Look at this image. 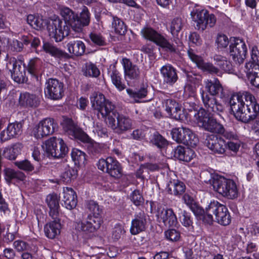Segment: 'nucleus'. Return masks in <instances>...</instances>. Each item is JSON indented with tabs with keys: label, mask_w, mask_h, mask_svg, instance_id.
<instances>
[{
	"label": "nucleus",
	"mask_w": 259,
	"mask_h": 259,
	"mask_svg": "<svg viewBox=\"0 0 259 259\" xmlns=\"http://www.w3.org/2000/svg\"><path fill=\"white\" fill-rule=\"evenodd\" d=\"M213 188L214 191L228 199H234L238 197V190L233 180L220 176L213 181Z\"/></svg>",
	"instance_id": "obj_6"
},
{
	"label": "nucleus",
	"mask_w": 259,
	"mask_h": 259,
	"mask_svg": "<svg viewBox=\"0 0 259 259\" xmlns=\"http://www.w3.org/2000/svg\"><path fill=\"white\" fill-rule=\"evenodd\" d=\"M150 141L151 143L159 149L164 148L168 145L167 141L157 132L151 135Z\"/></svg>",
	"instance_id": "obj_45"
},
{
	"label": "nucleus",
	"mask_w": 259,
	"mask_h": 259,
	"mask_svg": "<svg viewBox=\"0 0 259 259\" xmlns=\"http://www.w3.org/2000/svg\"><path fill=\"white\" fill-rule=\"evenodd\" d=\"M229 104L231 111L237 120L240 121H247L249 119L246 114H242L244 109L245 102L242 99V93L233 95L230 99Z\"/></svg>",
	"instance_id": "obj_17"
},
{
	"label": "nucleus",
	"mask_w": 259,
	"mask_h": 259,
	"mask_svg": "<svg viewBox=\"0 0 259 259\" xmlns=\"http://www.w3.org/2000/svg\"><path fill=\"white\" fill-rule=\"evenodd\" d=\"M57 127L55 120L51 118H46L39 121L33 130L34 136L36 139H40L52 135Z\"/></svg>",
	"instance_id": "obj_16"
},
{
	"label": "nucleus",
	"mask_w": 259,
	"mask_h": 259,
	"mask_svg": "<svg viewBox=\"0 0 259 259\" xmlns=\"http://www.w3.org/2000/svg\"><path fill=\"white\" fill-rule=\"evenodd\" d=\"M166 239L170 241H178L179 240L181 234L179 231L174 229H168L164 232Z\"/></svg>",
	"instance_id": "obj_60"
},
{
	"label": "nucleus",
	"mask_w": 259,
	"mask_h": 259,
	"mask_svg": "<svg viewBox=\"0 0 259 259\" xmlns=\"http://www.w3.org/2000/svg\"><path fill=\"white\" fill-rule=\"evenodd\" d=\"M149 216L143 210L136 212L134 218L131 222L130 232L133 235H136L144 232L147 228Z\"/></svg>",
	"instance_id": "obj_19"
},
{
	"label": "nucleus",
	"mask_w": 259,
	"mask_h": 259,
	"mask_svg": "<svg viewBox=\"0 0 259 259\" xmlns=\"http://www.w3.org/2000/svg\"><path fill=\"white\" fill-rule=\"evenodd\" d=\"M215 42L217 44L218 48L224 49L227 47L229 44V41L228 37L226 35L219 34L217 36Z\"/></svg>",
	"instance_id": "obj_63"
},
{
	"label": "nucleus",
	"mask_w": 259,
	"mask_h": 259,
	"mask_svg": "<svg viewBox=\"0 0 259 259\" xmlns=\"http://www.w3.org/2000/svg\"><path fill=\"white\" fill-rule=\"evenodd\" d=\"M22 145L20 144L14 145L10 148L7 149L5 151V156L10 160L15 159L21 150Z\"/></svg>",
	"instance_id": "obj_51"
},
{
	"label": "nucleus",
	"mask_w": 259,
	"mask_h": 259,
	"mask_svg": "<svg viewBox=\"0 0 259 259\" xmlns=\"http://www.w3.org/2000/svg\"><path fill=\"white\" fill-rule=\"evenodd\" d=\"M60 197L56 193L49 194L46 201L50 208V215L54 219H56L59 215Z\"/></svg>",
	"instance_id": "obj_27"
},
{
	"label": "nucleus",
	"mask_w": 259,
	"mask_h": 259,
	"mask_svg": "<svg viewBox=\"0 0 259 259\" xmlns=\"http://www.w3.org/2000/svg\"><path fill=\"white\" fill-rule=\"evenodd\" d=\"M126 92L131 98L135 100L136 102H139L140 99L146 97L148 92L147 88L143 87L135 90L127 89Z\"/></svg>",
	"instance_id": "obj_48"
},
{
	"label": "nucleus",
	"mask_w": 259,
	"mask_h": 259,
	"mask_svg": "<svg viewBox=\"0 0 259 259\" xmlns=\"http://www.w3.org/2000/svg\"><path fill=\"white\" fill-rule=\"evenodd\" d=\"M87 207L93 214L92 217L101 219L100 216L102 213V209L97 203L93 200H91L88 202Z\"/></svg>",
	"instance_id": "obj_57"
},
{
	"label": "nucleus",
	"mask_w": 259,
	"mask_h": 259,
	"mask_svg": "<svg viewBox=\"0 0 259 259\" xmlns=\"http://www.w3.org/2000/svg\"><path fill=\"white\" fill-rule=\"evenodd\" d=\"M91 102L93 108L100 113L102 117L105 118L109 113L113 114L115 105L109 100H106L103 94L94 93L91 97Z\"/></svg>",
	"instance_id": "obj_9"
},
{
	"label": "nucleus",
	"mask_w": 259,
	"mask_h": 259,
	"mask_svg": "<svg viewBox=\"0 0 259 259\" xmlns=\"http://www.w3.org/2000/svg\"><path fill=\"white\" fill-rule=\"evenodd\" d=\"M42 64V60L38 58L31 59L28 64V72L32 75L36 76L41 69Z\"/></svg>",
	"instance_id": "obj_42"
},
{
	"label": "nucleus",
	"mask_w": 259,
	"mask_h": 259,
	"mask_svg": "<svg viewBox=\"0 0 259 259\" xmlns=\"http://www.w3.org/2000/svg\"><path fill=\"white\" fill-rule=\"evenodd\" d=\"M156 217L159 223H163L166 227L176 226L178 223L177 218L171 208H164L158 206Z\"/></svg>",
	"instance_id": "obj_20"
},
{
	"label": "nucleus",
	"mask_w": 259,
	"mask_h": 259,
	"mask_svg": "<svg viewBox=\"0 0 259 259\" xmlns=\"http://www.w3.org/2000/svg\"><path fill=\"white\" fill-rule=\"evenodd\" d=\"M64 83L56 78L48 79L45 84V94L48 98L58 100L64 96Z\"/></svg>",
	"instance_id": "obj_15"
},
{
	"label": "nucleus",
	"mask_w": 259,
	"mask_h": 259,
	"mask_svg": "<svg viewBox=\"0 0 259 259\" xmlns=\"http://www.w3.org/2000/svg\"><path fill=\"white\" fill-rule=\"evenodd\" d=\"M83 75L87 77H98L100 75V71L96 64L88 62L85 63L83 68Z\"/></svg>",
	"instance_id": "obj_44"
},
{
	"label": "nucleus",
	"mask_w": 259,
	"mask_h": 259,
	"mask_svg": "<svg viewBox=\"0 0 259 259\" xmlns=\"http://www.w3.org/2000/svg\"><path fill=\"white\" fill-rule=\"evenodd\" d=\"M89 153L93 156H97L103 152V148L99 144L90 143L88 146Z\"/></svg>",
	"instance_id": "obj_62"
},
{
	"label": "nucleus",
	"mask_w": 259,
	"mask_h": 259,
	"mask_svg": "<svg viewBox=\"0 0 259 259\" xmlns=\"http://www.w3.org/2000/svg\"><path fill=\"white\" fill-rule=\"evenodd\" d=\"M20 41L22 42L23 46L24 45L28 46L30 45L31 47L33 48H37L40 43V40L38 37H34L31 34L23 35L20 38Z\"/></svg>",
	"instance_id": "obj_50"
},
{
	"label": "nucleus",
	"mask_w": 259,
	"mask_h": 259,
	"mask_svg": "<svg viewBox=\"0 0 259 259\" xmlns=\"http://www.w3.org/2000/svg\"><path fill=\"white\" fill-rule=\"evenodd\" d=\"M110 15L112 17V28L114 29L115 33L120 35H124L127 31V26L124 22L116 16H114L111 13Z\"/></svg>",
	"instance_id": "obj_38"
},
{
	"label": "nucleus",
	"mask_w": 259,
	"mask_h": 259,
	"mask_svg": "<svg viewBox=\"0 0 259 259\" xmlns=\"http://www.w3.org/2000/svg\"><path fill=\"white\" fill-rule=\"evenodd\" d=\"M19 102L20 105L24 107H36L39 104L36 96L27 92L20 94Z\"/></svg>",
	"instance_id": "obj_35"
},
{
	"label": "nucleus",
	"mask_w": 259,
	"mask_h": 259,
	"mask_svg": "<svg viewBox=\"0 0 259 259\" xmlns=\"http://www.w3.org/2000/svg\"><path fill=\"white\" fill-rule=\"evenodd\" d=\"M200 177L202 182L209 184L213 186V181L220 176L208 170H204L200 172Z\"/></svg>",
	"instance_id": "obj_52"
},
{
	"label": "nucleus",
	"mask_w": 259,
	"mask_h": 259,
	"mask_svg": "<svg viewBox=\"0 0 259 259\" xmlns=\"http://www.w3.org/2000/svg\"><path fill=\"white\" fill-rule=\"evenodd\" d=\"M108 126L117 134H122L133 128V120L128 116L119 114L115 108L113 110V114L109 113L105 118Z\"/></svg>",
	"instance_id": "obj_2"
},
{
	"label": "nucleus",
	"mask_w": 259,
	"mask_h": 259,
	"mask_svg": "<svg viewBox=\"0 0 259 259\" xmlns=\"http://www.w3.org/2000/svg\"><path fill=\"white\" fill-rule=\"evenodd\" d=\"M64 205L68 209H72L77 205V195L75 192L71 188L66 187L63 190Z\"/></svg>",
	"instance_id": "obj_30"
},
{
	"label": "nucleus",
	"mask_w": 259,
	"mask_h": 259,
	"mask_svg": "<svg viewBox=\"0 0 259 259\" xmlns=\"http://www.w3.org/2000/svg\"><path fill=\"white\" fill-rule=\"evenodd\" d=\"M43 148L47 156L57 158L64 157L68 151V148L62 139L54 137L46 142Z\"/></svg>",
	"instance_id": "obj_8"
},
{
	"label": "nucleus",
	"mask_w": 259,
	"mask_h": 259,
	"mask_svg": "<svg viewBox=\"0 0 259 259\" xmlns=\"http://www.w3.org/2000/svg\"><path fill=\"white\" fill-rule=\"evenodd\" d=\"M91 14L87 7L83 6L79 17L76 14L75 31L81 30L84 26H88L90 22Z\"/></svg>",
	"instance_id": "obj_32"
},
{
	"label": "nucleus",
	"mask_w": 259,
	"mask_h": 259,
	"mask_svg": "<svg viewBox=\"0 0 259 259\" xmlns=\"http://www.w3.org/2000/svg\"><path fill=\"white\" fill-rule=\"evenodd\" d=\"M76 175L77 171L76 170L69 166H67L61 174L60 181L64 184H68L76 178Z\"/></svg>",
	"instance_id": "obj_43"
},
{
	"label": "nucleus",
	"mask_w": 259,
	"mask_h": 259,
	"mask_svg": "<svg viewBox=\"0 0 259 259\" xmlns=\"http://www.w3.org/2000/svg\"><path fill=\"white\" fill-rule=\"evenodd\" d=\"M230 54L237 65L242 64L246 57L247 49L244 40L239 37L231 38Z\"/></svg>",
	"instance_id": "obj_10"
},
{
	"label": "nucleus",
	"mask_w": 259,
	"mask_h": 259,
	"mask_svg": "<svg viewBox=\"0 0 259 259\" xmlns=\"http://www.w3.org/2000/svg\"><path fill=\"white\" fill-rule=\"evenodd\" d=\"M42 48L46 53L50 54L52 56L55 58L59 59H68L70 58L68 54L58 49L51 44L45 42Z\"/></svg>",
	"instance_id": "obj_34"
},
{
	"label": "nucleus",
	"mask_w": 259,
	"mask_h": 259,
	"mask_svg": "<svg viewBox=\"0 0 259 259\" xmlns=\"http://www.w3.org/2000/svg\"><path fill=\"white\" fill-rule=\"evenodd\" d=\"M68 52L75 56H82L85 52V46L80 40H71L66 45Z\"/></svg>",
	"instance_id": "obj_31"
},
{
	"label": "nucleus",
	"mask_w": 259,
	"mask_h": 259,
	"mask_svg": "<svg viewBox=\"0 0 259 259\" xmlns=\"http://www.w3.org/2000/svg\"><path fill=\"white\" fill-rule=\"evenodd\" d=\"M176 158L185 162L190 161L195 156L194 151L188 147L178 146L174 151Z\"/></svg>",
	"instance_id": "obj_28"
},
{
	"label": "nucleus",
	"mask_w": 259,
	"mask_h": 259,
	"mask_svg": "<svg viewBox=\"0 0 259 259\" xmlns=\"http://www.w3.org/2000/svg\"><path fill=\"white\" fill-rule=\"evenodd\" d=\"M163 82L168 85H173L178 80V76L176 69L171 64H166L160 69Z\"/></svg>",
	"instance_id": "obj_25"
},
{
	"label": "nucleus",
	"mask_w": 259,
	"mask_h": 259,
	"mask_svg": "<svg viewBox=\"0 0 259 259\" xmlns=\"http://www.w3.org/2000/svg\"><path fill=\"white\" fill-rule=\"evenodd\" d=\"M27 22L32 28L36 30L41 29L44 24L48 25V22L45 21L41 18L35 17L33 15H29L27 18Z\"/></svg>",
	"instance_id": "obj_46"
},
{
	"label": "nucleus",
	"mask_w": 259,
	"mask_h": 259,
	"mask_svg": "<svg viewBox=\"0 0 259 259\" xmlns=\"http://www.w3.org/2000/svg\"><path fill=\"white\" fill-rule=\"evenodd\" d=\"M214 60L216 61L217 65L224 71L231 73L235 71L234 66H233L230 61L227 60L226 57L216 55L214 56Z\"/></svg>",
	"instance_id": "obj_39"
},
{
	"label": "nucleus",
	"mask_w": 259,
	"mask_h": 259,
	"mask_svg": "<svg viewBox=\"0 0 259 259\" xmlns=\"http://www.w3.org/2000/svg\"><path fill=\"white\" fill-rule=\"evenodd\" d=\"M25 178V176L24 173L18 170L8 169L6 172V180L9 182L14 179L23 181Z\"/></svg>",
	"instance_id": "obj_54"
},
{
	"label": "nucleus",
	"mask_w": 259,
	"mask_h": 259,
	"mask_svg": "<svg viewBox=\"0 0 259 259\" xmlns=\"http://www.w3.org/2000/svg\"><path fill=\"white\" fill-rule=\"evenodd\" d=\"M64 131L68 135L78 139L83 142L89 143L91 139L82 131L71 119H67L63 123Z\"/></svg>",
	"instance_id": "obj_22"
},
{
	"label": "nucleus",
	"mask_w": 259,
	"mask_h": 259,
	"mask_svg": "<svg viewBox=\"0 0 259 259\" xmlns=\"http://www.w3.org/2000/svg\"><path fill=\"white\" fill-rule=\"evenodd\" d=\"M60 14L64 22L59 18L48 21L47 30L50 37L56 42L61 41L65 37L69 35L70 29L75 31L76 14L68 7H62Z\"/></svg>",
	"instance_id": "obj_1"
},
{
	"label": "nucleus",
	"mask_w": 259,
	"mask_h": 259,
	"mask_svg": "<svg viewBox=\"0 0 259 259\" xmlns=\"http://www.w3.org/2000/svg\"><path fill=\"white\" fill-rule=\"evenodd\" d=\"M168 192L175 195L182 194L185 190L186 187L184 183L178 180L170 182L167 185Z\"/></svg>",
	"instance_id": "obj_40"
},
{
	"label": "nucleus",
	"mask_w": 259,
	"mask_h": 259,
	"mask_svg": "<svg viewBox=\"0 0 259 259\" xmlns=\"http://www.w3.org/2000/svg\"><path fill=\"white\" fill-rule=\"evenodd\" d=\"M208 211L213 212L216 222L223 226H227L231 222V217L227 207L218 201H211Z\"/></svg>",
	"instance_id": "obj_14"
},
{
	"label": "nucleus",
	"mask_w": 259,
	"mask_h": 259,
	"mask_svg": "<svg viewBox=\"0 0 259 259\" xmlns=\"http://www.w3.org/2000/svg\"><path fill=\"white\" fill-rule=\"evenodd\" d=\"M101 222L100 218L92 217L91 214H89L85 220L77 223L75 227L77 231L87 234L98 230L100 227Z\"/></svg>",
	"instance_id": "obj_18"
},
{
	"label": "nucleus",
	"mask_w": 259,
	"mask_h": 259,
	"mask_svg": "<svg viewBox=\"0 0 259 259\" xmlns=\"http://www.w3.org/2000/svg\"><path fill=\"white\" fill-rule=\"evenodd\" d=\"M204 109H200L194 117L198 125L205 131L217 134H222L224 132V126L217 121L213 117L210 116Z\"/></svg>",
	"instance_id": "obj_5"
},
{
	"label": "nucleus",
	"mask_w": 259,
	"mask_h": 259,
	"mask_svg": "<svg viewBox=\"0 0 259 259\" xmlns=\"http://www.w3.org/2000/svg\"><path fill=\"white\" fill-rule=\"evenodd\" d=\"M89 38L94 46L104 47L107 45L105 37L101 33L95 30L90 32Z\"/></svg>",
	"instance_id": "obj_47"
},
{
	"label": "nucleus",
	"mask_w": 259,
	"mask_h": 259,
	"mask_svg": "<svg viewBox=\"0 0 259 259\" xmlns=\"http://www.w3.org/2000/svg\"><path fill=\"white\" fill-rule=\"evenodd\" d=\"M183 27V22L181 18L176 17L170 22V29L172 35H177Z\"/></svg>",
	"instance_id": "obj_56"
},
{
	"label": "nucleus",
	"mask_w": 259,
	"mask_h": 259,
	"mask_svg": "<svg viewBox=\"0 0 259 259\" xmlns=\"http://www.w3.org/2000/svg\"><path fill=\"white\" fill-rule=\"evenodd\" d=\"M93 132L101 138H107L108 136L107 129L98 123L94 126Z\"/></svg>",
	"instance_id": "obj_64"
},
{
	"label": "nucleus",
	"mask_w": 259,
	"mask_h": 259,
	"mask_svg": "<svg viewBox=\"0 0 259 259\" xmlns=\"http://www.w3.org/2000/svg\"><path fill=\"white\" fill-rule=\"evenodd\" d=\"M98 169L116 179L122 176V168L118 161L112 157L101 158L97 163Z\"/></svg>",
	"instance_id": "obj_12"
},
{
	"label": "nucleus",
	"mask_w": 259,
	"mask_h": 259,
	"mask_svg": "<svg viewBox=\"0 0 259 259\" xmlns=\"http://www.w3.org/2000/svg\"><path fill=\"white\" fill-rule=\"evenodd\" d=\"M121 63L123 67L124 77L126 80H137L139 78L140 69L137 65L133 64L130 59L123 58Z\"/></svg>",
	"instance_id": "obj_24"
},
{
	"label": "nucleus",
	"mask_w": 259,
	"mask_h": 259,
	"mask_svg": "<svg viewBox=\"0 0 259 259\" xmlns=\"http://www.w3.org/2000/svg\"><path fill=\"white\" fill-rule=\"evenodd\" d=\"M251 61L246 64V68H255V65L259 66V49L255 46L251 49Z\"/></svg>",
	"instance_id": "obj_53"
},
{
	"label": "nucleus",
	"mask_w": 259,
	"mask_h": 259,
	"mask_svg": "<svg viewBox=\"0 0 259 259\" xmlns=\"http://www.w3.org/2000/svg\"><path fill=\"white\" fill-rule=\"evenodd\" d=\"M204 85L205 89L204 91L208 93V95L216 96H219L223 93V88L219 80L217 78L205 80Z\"/></svg>",
	"instance_id": "obj_29"
},
{
	"label": "nucleus",
	"mask_w": 259,
	"mask_h": 259,
	"mask_svg": "<svg viewBox=\"0 0 259 259\" xmlns=\"http://www.w3.org/2000/svg\"><path fill=\"white\" fill-rule=\"evenodd\" d=\"M205 144L206 146L214 153L223 154L227 148V143L221 137L214 135L207 136Z\"/></svg>",
	"instance_id": "obj_21"
},
{
	"label": "nucleus",
	"mask_w": 259,
	"mask_h": 259,
	"mask_svg": "<svg viewBox=\"0 0 259 259\" xmlns=\"http://www.w3.org/2000/svg\"><path fill=\"white\" fill-rule=\"evenodd\" d=\"M141 34L145 39L154 42L166 52L174 53H176L178 50L163 35L151 27H146L142 28L141 30Z\"/></svg>",
	"instance_id": "obj_4"
},
{
	"label": "nucleus",
	"mask_w": 259,
	"mask_h": 259,
	"mask_svg": "<svg viewBox=\"0 0 259 259\" xmlns=\"http://www.w3.org/2000/svg\"><path fill=\"white\" fill-rule=\"evenodd\" d=\"M247 77L250 84L259 89V66L255 65V68H246Z\"/></svg>",
	"instance_id": "obj_41"
},
{
	"label": "nucleus",
	"mask_w": 259,
	"mask_h": 259,
	"mask_svg": "<svg viewBox=\"0 0 259 259\" xmlns=\"http://www.w3.org/2000/svg\"><path fill=\"white\" fill-rule=\"evenodd\" d=\"M190 15L192 20L196 23L195 28L199 31H204L207 27H213L217 21L214 14L201 7H195L191 11Z\"/></svg>",
	"instance_id": "obj_3"
},
{
	"label": "nucleus",
	"mask_w": 259,
	"mask_h": 259,
	"mask_svg": "<svg viewBox=\"0 0 259 259\" xmlns=\"http://www.w3.org/2000/svg\"><path fill=\"white\" fill-rule=\"evenodd\" d=\"M171 134L173 140L187 146H195L198 142L195 134L189 128L183 126L172 128Z\"/></svg>",
	"instance_id": "obj_11"
},
{
	"label": "nucleus",
	"mask_w": 259,
	"mask_h": 259,
	"mask_svg": "<svg viewBox=\"0 0 259 259\" xmlns=\"http://www.w3.org/2000/svg\"><path fill=\"white\" fill-rule=\"evenodd\" d=\"M14 164L18 168L26 172L32 171L34 169L33 165L29 160L26 159L15 161Z\"/></svg>",
	"instance_id": "obj_59"
},
{
	"label": "nucleus",
	"mask_w": 259,
	"mask_h": 259,
	"mask_svg": "<svg viewBox=\"0 0 259 259\" xmlns=\"http://www.w3.org/2000/svg\"><path fill=\"white\" fill-rule=\"evenodd\" d=\"M6 68L11 73L12 78L18 83H23L26 80L25 77V66L21 57L18 58L10 57L8 58Z\"/></svg>",
	"instance_id": "obj_7"
},
{
	"label": "nucleus",
	"mask_w": 259,
	"mask_h": 259,
	"mask_svg": "<svg viewBox=\"0 0 259 259\" xmlns=\"http://www.w3.org/2000/svg\"><path fill=\"white\" fill-rule=\"evenodd\" d=\"M110 74L112 82L116 88L120 91L123 90L126 86L122 81L121 75L120 72L116 69L115 65H111L108 70Z\"/></svg>",
	"instance_id": "obj_33"
},
{
	"label": "nucleus",
	"mask_w": 259,
	"mask_h": 259,
	"mask_svg": "<svg viewBox=\"0 0 259 259\" xmlns=\"http://www.w3.org/2000/svg\"><path fill=\"white\" fill-rule=\"evenodd\" d=\"M182 225L187 228H193V220L190 214L185 210L182 211V216L180 217Z\"/></svg>",
	"instance_id": "obj_61"
},
{
	"label": "nucleus",
	"mask_w": 259,
	"mask_h": 259,
	"mask_svg": "<svg viewBox=\"0 0 259 259\" xmlns=\"http://www.w3.org/2000/svg\"><path fill=\"white\" fill-rule=\"evenodd\" d=\"M130 199L136 206H142L144 203V198L139 190H135L130 195Z\"/></svg>",
	"instance_id": "obj_55"
},
{
	"label": "nucleus",
	"mask_w": 259,
	"mask_h": 259,
	"mask_svg": "<svg viewBox=\"0 0 259 259\" xmlns=\"http://www.w3.org/2000/svg\"><path fill=\"white\" fill-rule=\"evenodd\" d=\"M200 94L204 106V108L201 109H204L207 113L211 114L212 115H220L224 111V106L215 96L208 95V93L205 92L203 90H200Z\"/></svg>",
	"instance_id": "obj_13"
},
{
	"label": "nucleus",
	"mask_w": 259,
	"mask_h": 259,
	"mask_svg": "<svg viewBox=\"0 0 259 259\" xmlns=\"http://www.w3.org/2000/svg\"><path fill=\"white\" fill-rule=\"evenodd\" d=\"M61 224L55 220L47 223L44 227L46 236L50 239H54L60 233Z\"/></svg>",
	"instance_id": "obj_36"
},
{
	"label": "nucleus",
	"mask_w": 259,
	"mask_h": 259,
	"mask_svg": "<svg viewBox=\"0 0 259 259\" xmlns=\"http://www.w3.org/2000/svg\"><path fill=\"white\" fill-rule=\"evenodd\" d=\"M71 156L75 165L84 164L86 161V154L83 151L74 148L72 150Z\"/></svg>",
	"instance_id": "obj_49"
},
{
	"label": "nucleus",
	"mask_w": 259,
	"mask_h": 259,
	"mask_svg": "<svg viewBox=\"0 0 259 259\" xmlns=\"http://www.w3.org/2000/svg\"><path fill=\"white\" fill-rule=\"evenodd\" d=\"M171 118L177 120L183 121L185 118L184 111L182 110L181 106L179 104L172 110L171 113H167Z\"/></svg>",
	"instance_id": "obj_58"
},
{
	"label": "nucleus",
	"mask_w": 259,
	"mask_h": 259,
	"mask_svg": "<svg viewBox=\"0 0 259 259\" xmlns=\"http://www.w3.org/2000/svg\"><path fill=\"white\" fill-rule=\"evenodd\" d=\"M242 114H246L247 117L249 116V119H247V121H242V122L248 123L254 120L259 117V105L257 103H250V104L247 105V108L245 109L244 106Z\"/></svg>",
	"instance_id": "obj_37"
},
{
	"label": "nucleus",
	"mask_w": 259,
	"mask_h": 259,
	"mask_svg": "<svg viewBox=\"0 0 259 259\" xmlns=\"http://www.w3.org/2000/svg\"><path fill=\"white\" fill-rule=\"evenodd\" d=\"M187 54L189 58L196 64L199 68L211 74L219 73V70L218 68L211 63H205L202 58L196 55L193 49L190 48L188 50Z\"/></svg>",
	"instance_id": "obj_23"
},
{
	"label": "nucleus",
	"mask_w": 259,
	"mask_h": 259,
	"mask_svg": "<svg viewBox=\"0 0 259 259\" xmlns=\"http://www.w3.org/2000/svg\"><path fill=\"white\" fill-rule=\"evenodd\" d=\"M22 132V124L15 122L10 123L6 130L2 132L0 138L2 141H6L13 138H16Z\"/></svg>",
	"instance_id": "obj_26"
}]
</instances>
